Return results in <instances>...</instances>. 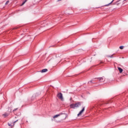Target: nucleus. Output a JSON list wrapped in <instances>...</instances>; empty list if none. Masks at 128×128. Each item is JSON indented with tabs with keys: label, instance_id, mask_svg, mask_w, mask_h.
<instances>
[{
	"label": "nucleus",
	"instance_id": "nucleus-1",
	"mask_svg": "<svg viewBox=\"0 0 128 128\" xmlns=\"http://www.w3.org/2000/svg\"><path fill=\"white\" fill-rule=\"evenodd\" d=\"M80 106V102H78L77 103H76L75 104H72L70 105V108H78V106Z\"/></svg>",
	"mask_w": 128,
	"mask_h": 128
},
{
	"label": "nucleus",
	"instance_id": "nucleus-2",
	"mask_svg": "<svg viewBox=\"0 0 128 128\" xmlns=\"http://www.w3.org/2000/svg\"><path fill=\"white\" fill-rule=\"evenodd\" d=\"M57 97L58 98H60V100H64V97L62 96V93L58 92L57 94Z\"/></svg>",
	"mask_w": 128,
	"mask_h": 128
},
{
	"label": "nucleus",
	"instance_id": "nucleus-3",
	"mask_svg": "<svg viewBox=\"0 0 128 128\" xmlns=\"http://www.w3.org/2000/svg\"><path fill=\"white\" fill-rule=\"evenodd\" d=\"M97 80H98L100 82H104V80H105L104 77L98 78H97Z\"/></svg>",
	"mask_w": 128,
	"mask_h": 128
},
{
	"label": "nucleus",
	"instance_id": "nucleus-4",
	"mask_svg": "<svg viewBox=\"0 0 128 128\" xmlns=\"http://www.w3.org/2000/svg\"><path fill=\"white\" fill-rule=\"evenodd\" d=\"M84 112V107L82 108V109L79 112V113L78 114V116H80V114H82V112Z\"/></svg>",
	"mask_w": 128,
	"mask_h": 128
},
{
	"label": "nucleus",
	"instance_id": "nucleus-5",
	"mask_svg": "<svg viewBox=\"0 0 128 128\" xmlns=\"http://www.w3.org/2000/svg\"><path fill=\"white\" fill-rule=\"evenodd\" d=\"M62 114L60 113V114H59L54 115V116H53V118H58V117L60 116H62Z\"/></svg>",
	"mask_w": 128,
	"mask_h": 128
},
{
	"label": "nucleus",
	"instance_id": "nucleus-6",
	"mask_svg": "<svg viewBox=\"0 0 128 128\" xmlns=\"http://www.w3.org/2000/svg\"><path fill=\"white\" fill-rule=\"evenodd\" d=\"M118 70H119L120 74H122V71L124 70H122V68H120V67H118Z\"/></svg>",
	"mask_w": 128,
	"mask_h": 128
},
{
	"label": "nucleus",
	"instance_id": "nucleus-7",
	"mask_svg": "<svg viewBox=\"0 0 128 128\" xmlns=\"http://www.w3.org/2000/svg\"><path fill=\"white\" fill-rule=\"evenodd\" d=\"M48 72V69L44 68L42 70L41 72Z\"/></svg>",
	"mask_w": 128,
	"mask_h": 128
},
{
	"label": "nucleus",
	"instance_id": "nucleus-8",
	"mask_svg": "<svg viewBox=\"0 0 128 128\" xmlns=\"http://www.w3.org/2000/svg\"><path fill=\"white\" fill-rule=\"evenodd\" d=\"M4 116L6 118V116H8V114L5 113L4 114H3Z\"/></svg>",
	"mask_w": 128,
	"mask_h": 128
},
{
	"label": "nucleus",
	"instance_id": "nucleus-9",
	"mask_svg": "<svg viewBox=\"0 0 128 128\" xmlns=\"http://www.w3.org/2000/svg\"><path fill=\"white\" fill-rule=\"evenodd\" d=\"M26 2H28V0H25L23 3L21 4V6H24V4Z\"/></svg>",
	"mask_w": 128,
	"mask_h": 128
},
{
	"label": "nucleus",
	"instance_id": "nucleus-10",
	"mask_svg": "<svg viewBox=\"0 0 128 128\" xmlns=\"http://www.w3.org/2000/svg\"><path fill=\"white\" fill-rule=\"evenodd\" d=\"M108 58H114V56L112 55L111 56H107Z\"/></svg>",
	"mask_w": 128,
	"mask_h": 128
},
{
	"label": "nucleus",
	"instance_id": "nucleus-11",
	"mask_svg": "<svg viewBox=\"0 0 128 128\" xmlns=\"http://www.w3.org/2000/svg\"><path fill=\"white\" fill-rule=\"evenodd\" d=\"M120 50H124V46H120Z\"/></svg>",
	"mask_w": 128,
	"mask_h": 128
},
{
	"label": "nucleus",
	"instance_id": "nucleus-12",
	"mask_svg": "<svg viewBox=\"0 0 128 128\" xmlns=\"http://www.w3.org/2000/svg\"><path fill=\"white\" fill-rule=\"evenodd\" d=\"M94 80H96V78H94V79H93L92 80H91L90 81V82L92 83V82H94Z\"/></svg>",
	"mask_w": 128,
	"mask_h": 128
},
{
	"label": "nucleus",
	"instance_id": "nucleus-13",
	"mask_svg": "<svg viewBox=\"0 0 128 128\" xmlns=\"http://www.w3.org/2000/svg\"><path fill=\"white\" fill-rule=\"evenodd\" d=\"M8 2H10V1H7V2H6L5 4H8Z\"/></svg>",
	"mask_w": 128,
	"mask_h": 128
},
{
	"label": "nucleus",
	"instance_id": "nucleus-14",
	"mask_svg": "<svg viewBox=\"0 0 128 128\" xmlns=\"http://www.w3.org/2000/svg\"><path fill=\"white\" fill-rule=\"evenodd\" d=\"M120 0H118V1L116 2V4H118V2H120Z\"/></svg>",
	"mask_w": 128,
	"mask_h": 128
},
{
	"label": "nucleus",
	"instance_id": "nucleus-15",
	"mask_svg": "<svg viewBox=\"0 0 128 128\" xmlns=\"http://www.w3.org/2000/svg\"><path fill=\"white\" fill-rule=\"evenodd\" d=\"M18 122V120H16V121H14V122L13 126L15 122Z\"/></svg>",
	"mask_w": 128,
	"mask_h": 128
},
{
	"label": "nucleus",
	"instance_id": "nucleus-16",
	"mask_svg": "<svg viewBox=\"0 0 128 128\" xmlns=\"http://www.w3.org/2000/svg\"><path fill=\"white\" fill-rule=\"evenodd\" d=\"M16 110H18V108L14 109L13 110V112H16Z\"/></svg>",
	"mask_w": 128,
	"mask_h": 128
},
{
	"label": "nucleus",
	"instance_id": "nucleus-17",
	"mask_svg": "<svg viewBox=\"0 0 128 128\" xmlns=\"http://www.w3.org/2000/svg\"><path fill=\"white\" fill-rule=\"evenodd\" d=\"M114 0H112V2L110 3V4H112V2H114Z\"/></svg>",
	"mask_w": 128,
	"mask_h": 128
},
{
	"label": "nucleus",
	"instance_id": "nucleus-18",
	"mask_svg": "<svg viewBox=\"0 0 128 128\" xmlns=\"http://www.w3.org/2000/svg\"><path fill=\"white\" fill-rule=\"evenodd\" d=\"M8 125L9 126H12V124H8Z\"/></svg>",
	"mask_w": 128,
	"mask_h": 128
},
{
	"label": "nucleus",
	"instance_id": "nucleus-19",
	"mask_svg": "<svg viewBox=\"0 0 128 128\" xmlns=\"http://www.w3.org/2000/svg\"><path fill=\"white\" fill-rule=\"evenodd\" d=\"M62 0H58V2H60Z\"/></svg>",
	"mask_w": 128,
	"mask_h": 128
},
{
	"label": "nucleus",
	"instance_id": "nucleus-20",
	"mask_svg": "<svg viewBox=\"0 0 128 128\" xmlns=\"http://www.w3.org/2000/svg\"><path fill=\"white\" fill-rule=\"evenodd\" d=\"M125 0H124V2H125Z\"/></svg>",
	"mask_w": 128,
	"mask_h": 128
},
{
	"label": "nucleus",
	"instance_id": "nucleus-21",
	"mask_svg": "<svg viewBox=\"0 0 128 128\" xmlns=\"http://www.w3.org/2000/svg\"><path fill=\"white\" fill-rule=\"evenodd\" d=\"M52 120H54V119H52Z\"/></svg>",
	"mask_w": 128,
	"mask_h": 128
}]
</instances>
